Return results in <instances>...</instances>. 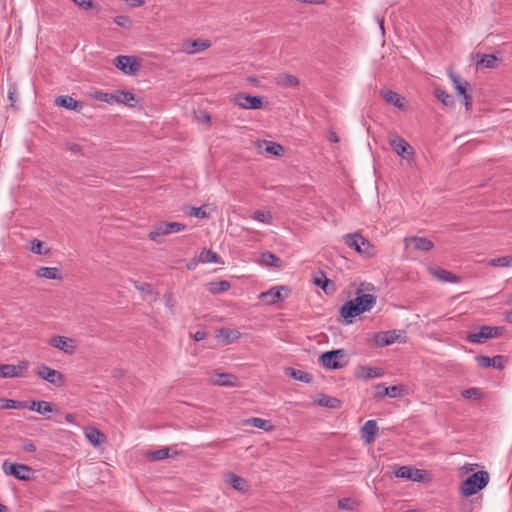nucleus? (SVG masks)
I'll return each instance as SVG.
<instances>
[{
  "instance_id": "obj_1",
  "label": "nucleus",
  "mask_w": 512,
  "mask_h": 512,
  "mask_svg": "<svg viewBox=\"0 0 512 512\" xmlns=\"http://www.w3.org/2000/svg\"><path fill=\"white\" fill-rule=\"evenodd\" d=\"M361 289L357 291V297L346 301L340 309V314L346 324H351L353 319L367 311H370L376 304V296L372 294H360Z\"/></svg>"
},
{
  "instance_id": "obj_2",
  "label": "nucleus",
  "mask_w": 512,
  "mask_h": 512,
  "mask_svg": "<svg viewBox=\"0 0 512 512\" xmlns=\"http://www.w3.org/2000/svg\"><path fill=\"white\" fill-rule=\"evenodd\" d=\"M488 482V472L483 470L475 472L462 482L461 492L464 496H472L485 488Z\"/></svg>"
},
{
  "instance_id": "obj_3",
  "label": "nucleus",
  "mask_w": 512,
  "mask_h": 512,
  "mask_svg": "<svg viewBox=\"0 0 512 512\" xmlns=\"http://www.w3.org/2000/svg\"><path fill=\"white\" fill-rule=\"evenodd\" d=\"M344 349L330 350L322 353L319 357V363L326 369H341L348 363Z\"/></svg>"
},
{
  "instance_id": "obj_4",
  "label": "nucleus",
  "mask_w": 512,
  "mask_h": 512,
  "mask_svg": "<svg viewBox=\"0 0 512 512\" xmlns=\"http://www.w3.org/2000/svg\"><path fill=\"white\" fill-rule=\"evenodd\" d=\"M505 331L502 326H480L478 331L470 332L466 339L470 343L483 344L488 339L501 336Z\"/></svg>"
},
{
  "instance_id": "obj_5",
  "label": "nucleus",
  "mask_w": 512,
  "mask_h": 512,
  "mask_svg": "<svg viewBox=\"0 0 512 512\" xmlns=\"http://www.w3.org/2000/svg\"><path fill=\"white\" fill-rule=\"evenodd\" d=\"M2 469L5 474L14 476L15 478L22 481H29L34 474V470L30 466L25 464L12 463L8 460L3 462Z\"/></svg>"
},
{
  "instance_id": "obj_6",
  "label": "nucleus",
  "mask_w": 512,
  "mask_h": 512,
  "mask_svg": "<svg viewBox=\"0 0 512 512\" xmlns=\"http://www.w3.org/2000/svg\"><path fill=\"white\" fill-rule=\"evenodd\" d=\"M389 144L392 150L403 159H412L415 152L413 147L399 135H390Z\"/></svg>"
},
{
  "instance_id": "obj_7",
  "label": "nucleus",
  "mask_w": 512,
  "mask_h": 512,
  "mask_svg": "<svg viewBox=\"0 0 512 512\" xmlns=\"http://www.w3.org/2000/svg\"><path fill=\"white\" fill-rule=\"evenodd\" d=\"M36 375L56 387H61L65 381V377L60 371L54 370L45 364L37 366Z\"/></svg>"
},
{
  "instance_id": "obj_8",
  "label": "nucleus",
  "mask_w": 512,
  "mask_h": 512,
  "mask_svg": "<svg viewBox=\"0 0 512 512\" xmlns=\"http://www.w3.org/2000/svg\"><path fill=\"white\" fill-rule=\"evenodd\" d=\"M233 102L242 109L256 110L263 107V97L246 95L244 93L236 94Z\"/></svg>"
},
{
  "instance_id": "obj_9",
  "label": "nucleus",
  "mask_w": 512,
  "mask_h": 512,
  "mask_svg": "<svg viewBox=\"0 0 512 512\" xmlns=\"http://www.w3.org/2000/svg\"><path fill=\"white\" fill-rule=\"evenodd\" d=\"M29 366L28 361H19L17 365L0 364V378L23 377Z\"/></svg>"
},
{
  "instance_id": "obj_10",
  "label": "nucleus",
  "mask_w": 512,
  "mask_h": 512,
  "mask_svg": "<svg viewBox=\"0 0 512 512\" xmlns=\"http://www.w3.org/2000/svg\"><path fill=\"white\" fill-rule=\"evenodd\" d=\"M113 64L121 72L128 75H134L139 70V65L136 61V58L133 56L119 55L114 58Z\"/></svg>"
},
{
  "instance_id": "obj_11",
  "label": "nucleus",
  "mask_w": 512,
  "mask_h": 512,
  "mask_svg": "<svg viewBox=\"0 0 512 512\" xmlns=\"http://www.w3.org/2000/svg\"><path fill=\"white\" fill-rule=\"evenodd\" d=\"M345 244L360 254H370L368 251L370 248L369 241L359 233L347 234L345 236Z\"/></svg>"
},
{
  "instance_id": "obj_12",
  "label": "nucleus",
  "mask_w": 512,
  "mask_h": 512,
  "mask_svg": "<svg viewBox=\"0 0 512 512\" xmlns=\"http://www.w3.org/2000/svg\"><path fill=\"white\" fill-rule=\"evenodd\" d=\"M49 345L63 351L66 354L72 355L76 351L75 341L71 338L56 335L50 338Z\"/></svg>"
},
{
  "instance_id": "obj_13",
  "label": "nucleus",
  "mask_w": 512,
  "mask_h": 512,
  "mask_svg": "<svg viewBox=\"0 0 512 512\" xmlns=\"http://www.w3.org/2000/svg\"><path fill=\"white\" fill-rule=\"evenodd\" d=\"M281 290H288V288L286 286H274L268 291L260 293L259 299L267 305H273L283 299Z\"/></svg>"
},
{
  "instance_id": "obj_14",
  "label": "nucleus",
  "mask_w": 512,
  "mask_h": 512,
  "mask_svg": "<svg viewBox=\"0 0 512 512\" xmlns=\"http://www.w3.org/2000/svg\"><path fill=\"white\" fill-rule=\"evenodd\" d=\"M380 93L384 101L388 104L393 105L400 110L406 109V99L399 93L392 90H381Z\"/></svg>"
},
{
  "instance_id": "obj_15",
  "label": "nucleus",
  "mask_w": 512,
  "mask_h": 512,
  "mask_svg": "<svg viewBox=\"0 0 512 512\" xmlns=\"http://www.w3.org/2000/svg\"><path fill=\"white\" fill-rule=\"evenodd\" d=\"M54 102H55V105L58 107H63L68 110H73L75 112H81V110L84 107L83 102L77 101L68 95L58 96V97H56Z\"/></svg>"
},
{
  "instance_id": "obj_16",
  "label": "nucleus",
  "mask_w": 512,
  "mask_h": 512,
  "mask_svg": "<svg viewBox=\"0 0 512 512\" xmlns=\"http://www.w3.org/2000/svg\"><path fill=\"white\" fill-rule=\"evenodd\" d=\"M211 47V41L208 39H196L187 41L183 44V51L187 54H194L196 52L204 51Z\"/></svg>"
},
{
  "instance_id": "obj_17",
  "label": "nucleus",
  "mask_w": 512,
  "mask_h": 512,
  "mask_svg": "<svg viewBox=\"0 0 512 512\" xmlns=\"http://www.w3.org/2000/svg\"><path fill=\"white\" fill-rule=\"evenodd\" d=\"M406 246L413 245L415 250L419 251H430L434 244L431 240L426 237L411 236L405 238Z\"/></svg>"
},
{
  "instance_id": "obj_18",
  "label": "nucleus",
  "mask_w": 512,
  "mask_h": 512,
  "mask_svg": "<svg viewBox=\"0 0 512 512\" xmlns=\"http://www.w3.org/2000/svg\"><path fill=\"white\" fill-rule=\"evenodd\" d=\"M399 337L396 330L381 331L375 335V343L379 347H385L393 344Z\"/></svg>"
},
{
  "instance_id": "obj_19",
  "label": "nucleus",
  "mask_w": 512,
  "mask_h": 512,
  "mask_svg": "<svg viewBox=\"0 0 512 512\" xmlns=\"http://www.w3.org/2000/svg\"><path fill=\"white\" fill-rule=\"evenodd\" d=\"M362 438L367 444L375 441L378 433V426L375 420H368L361 428Z\"/></svg>"
},
{
  "instance_id": "obj_20",
  "label": "nucleus",
  "mask_w": 512,
  "mask_h": 512,
  "mask_svg": "<svg viewBox=\"0 0 512 512\" xmlns=\"http://www.w3.org/2000/svg\"><path fill=\"white\" fill-rule=\"evenodd\" d=\"M226 482L230 484L235 490L246 493L249 490V484L246 479L236 475L235 473H228L226 475Z\"/></svg>"
},
{
  "instance_id": "obj_21",
  "label": "nucleus",
  "mask_w": 512,
  "mask_h": 512,
  "mask_svg": "<svg viewBox=\"0 0 512 512\" xmlns=\"http://www.w3.org/2000/svg\"><path fill=\"white\" fill-rule=\"evenodd\" d=\"M167 226L168 224L165 221L159 222L156 225H154L153 229L148 234V239L156 243H161V237L169 234V229L167 228Z\"/></svg>"
},
{
  "instance_id": "obj_22",
  "label": "nucleus",
  "mask_w": 512,
  "mask_h": 512,
  "mask_svg": "<svg viewBox=\"0 0 512 512\" xmlns=\"http://www.w3.org/2000/svg\"><path fill=\"white\" fill-rule=\"evenodd\" d=\"M319 275L318 276H314L313 277V283L318 286V287H321L322 290L326 293V294H329V293H332L334 292L335 290V285L334 283L329 280L325 273L322 272V271H319L318 273Z\"/></svg>"
},
{
  "instance_id": "obj_23",
  "label": "nucleus",
  "mask_w": 512,
  "mask_h": 512,
  "mask_svg": "<svg viewBox=\"0 0 512 512\" xmlns=\"http://www.w3.org/2000/svg\"><path fill=\"white\" fill-rule=\"evenodd\" d=\"M449 77L458 95L464 96L469 93L470 84L468 81L453 73H450Z\"/></svg>"
},
{
  "instance_id": "obj_24",
  "label": "nucleus",
  "mask_w": 512,
  "mask_h": 512,
  "mask_svg": "<svg viewBox=\"0 0 512 512\" xmlns=\"http://www.w3.org/2000/svg\"><path fill=\"white\" fill-rule=\"evenodd\" d=\"M299 79L288 73H280L276 76V84L284 88H293L299 85Z\"/></svg>"
},
{
  "instance_id": "obj_25",
  "label": "nucleus",
  "mask_w": 512,
  "mask_h": 512,
  "mask_svg": "<svg viewBox=\"0 0 512 512\" xmlns=\"http://www.w3.org/2000/svg\"><path fill=\"white\" fill-rule=\"evenodd\" d=\"M432 274L433 276L441 281V282H450V283H458L460 282V277L453 274L452 272L450 271H447V270H444V269H441V268H436L432 271Z\"/></svg>"
},
{
  "instance_id": "obj_26",
  "label": "nucleus",
  "mask_w": 512,
  "mask_h": 512,
  "mask_svg": "<svg viewBox=\"0 0 512 512\" xmlns=\"http://www.w3.org/2000/svg\"><path fill=\"white\" fill-rule=\"evenodd\" d=\"M237 377L230 373H218L213 379V383L219 386L233 387L236 385Z\"/></svg>"
},
{
  "instance_id": "obj_27",
  "label": "nucleus",
  "mask_w": 512,
  "mask_h": 512,
  "mask_svg": "<svg viewBox=\"0 0 512 512\" xmlns=\"http://www.w3.org/2000/svg\"><path fill=\"white\" fill-rule=\"evenodd\" d=\"M285 374L295 380L304 382V383H310L313 380V376L305 371L294 369V368H286Z\"/></svg>"
},
{
  "instance_id": "obj_28",
  "label": "nucleus",
  "mask_w": 512,
  "mask_h": 512,
  "mask_svg": "<svg viewBox=\"0 0 512 512\" xmlns=\"http://www.w3.org/2000/svg\"><path fill=\"white\" fill-rule=\"evenodd\" d=\"M36 275L41 278L51 279V280H61L62 276L60 275V271L56 267H40L36 271Z\"/></svg>"
},
{
  "instance_id": "obj_29",
  "label": "nucleus",
  "mask_w": 512,
  "mask_h": 512,
  "mask_svg": "<svg viewBox=\"0 0 512 512\" xmlns=\"http://www.w3.org/2000/svg\"><path fill=\"white\" fill-rule=\"evenodd\" d=\"M384 375V371L377 367L360 366L358 377L364 379L378 378Z\"/></svg>"
},
{
  "instance_id": "obj_30",
  "label": "nucleus",
  "mask_w": 512,
  "mask_h": 512,
  "mask_svg": "<svg viewBox=\"0 0 512 512\" xmlns=\"http://www.w3.org/2000/svg\"><path fill=\"white\" fill-rule=\"evenodd\" d=\"M85 435L87 439L90 441V443H92L94 446H100L106 440L105 435L101 431L93 427L87 429Z\"/></svg>"
},
{
  "instance_id": "obj_31",
  "label": "nucleus",
  "mask_w": 512,
  "mask_h": 512,
  "mask_svg": "<svg viewBox=\"0 0 512 512\" xmlns=\"http://www.w3.org/2000/svg\"><path fill=\"white\" fill-rule=\"evenodd\" d=\"M117 103L134 107L137 103L136 97L133 93L123 90H117Z\"/></svg>"
},
{
  "instance_id": "obj_32",
  "label": "nucleus",
  "mask_w": 512,
  "mask_h": 512,
  "mask_svg": "<svg viewBox=\"0 0 512 512\" xmlns=\"http://www.w3.org/2000/svg\"><path fill=\"white\" fill-rule=\"evenodd\" d=\"M29 409L31 411H35L39 414H46L53 412V406L48 401H32L31 405L29 406Z\"/></svg>"
},
{
  "instance_id": "obj_33",
  "label": "nucleus",
  "mask_w": 512,
  "mask_h": 512,
  "mask_svg": "<svg viewBox=\"0 0 512 512\" xmlns=\"http://www.w3.org/2000/svg\"><path fill=\"white\" fill-rule=\"evenodd\" d=\"M198 261L201 263H220V258L216 252L204 248L198 255Z\"/></svg>"
},
{
  "instance_id": "obj_34",
  "label": "nucleus",
  "mask_w": 512,
  "mask_h": 512,
  "mask_svg": "<svg viewBox=\"0 0 512 512\" xmlns=\"http://www.w3.org/2000/svg\"><path fill=\"white\" fill-rule=\"evenodd\" d=\"M499 58L494 54H483L477 65L483 68L494 69L497 67Z\"/></svg>"
},
{
  "instance_id": "obj_35",
  "label": "nucleus",
  "mask_w": 512,
  "mask_h": 512,
  "mask_svg": "<svg viewBox=\"0 0 512 512\" xmlns=\"http://www.w3.org/2000/svg\"><path fill=\"white\" fill-rule=\"evenodd\" d=\"M230 283L226 280L214 281L208 283V291L212 294H220L230 288Z\"/></svg>"
},
{
  "instance_id": "obj_36",
  "label": "nucleus",
  "mask_w": 512,
  "mask_h": 512,
  "mask_svg": "<svg viewBox=\"0 0 512 512\" xmlns=\"http://www.w3.org/2000/svg\"><path fill=\"white\" fill-rule=\"evenodd\" d=\"M246 423L267 432L274 429V426L270 423V421L258 417L249 418Z\"/></svg>"
},
{
  "instance_id": "obj_37",
  "label": "nucleus",
  "mask_w": 512,
  "mask_h": 512,
  "mask_svg": "<svg viewBox=\"0 0 512 512\" xmlns=\"http://www.w3.org/2000/svg\"><path fill=\"white\" fill-rule=\"evenodd\" d=\"M434 96L447 107H453L455 104L453 96L441 88H435Z\"/></svg>"
},
{
  "instance_id": "obj_38",
  "label": "nucleus",
  "mask_w": 512,
  "mask_h": 512,
  "mask_svg": "<svg viewBox=\"0 0 512 512\" xmlns=\"http://www.w3.org/2000/svg\"><path fill=\"white\" fill-rule=\"evenodd\" d=\"M317 403L319 406L330 409H339L341 407V401L339 399L327 395H322Z\"/></svg>"
},
{
  "instance_id": "obj_39",
  "label": "nucleus",
  "mask_w": 512,
  "mask_h": 512,
  "mask_svg": "<svg viewBox=\"0 0 512 512\" xmlns=\"http://www.w3.org/2000/svg\"><path fill=\"white\" fill-rule=\"evenodd\" d=\"M219 335L223 338L226 343H231L238 340L241 337V333L238 330L229 328H221Z\"/></svg>"
},
{
  "instance_id": "obj_40",
  "label": "nucleus",
  "mask_w": 512,
  "mask_h": 512,
  "mask_svg": "<svg viewBox=\"0 0 512 512\" xmlns=\"http://www.w3.org/2000/svg\"><path fill=\"white\" fill-rule=\"evenodd\" d=\"M94 98L96 100L106 102L108 104L117 103V90L113 93H107L103 91H96L94 94Z\"/></svg>"
},
{
  "instance_id": "obj_41",
  "label": "nucleus",
  "mask_w": 512,
  "mask_h": 512,
  "mask_svg": "<svg viewBox=\"0 0 512 512\" xmlns=\"http://www.w3.org/2000/svg\"><path fill=\"white\" fill-rule=\"evenodd\" d=\"M262 262L267 266H281V259L271 252H265L262 254Z\"/></svg>"
},
{
  "instance_id": "obj_42",
  "label": "nucleus",
  "mask_w": 512,
  "mask_h": 512,
  "mask_svg": "<svg viewBox=\"0 0 512 512\" xmlns=\"http://www.w3.org/2000/svg\"><path fill=\"white\" fill-rule=\"evenodd\" d=\"M461 396L465 399H476L479 400L483 397V392L477 387H471L461 391Z\"/></svg>"
},
{
  "instance_id": "obj_43",
  "label": "nucleus",
  "mask_w": 512,
  "mask_h": 512,
  "mask_svg": "<svg viewBox=\"0 0 512 512\" xmlns=\"http://www.w3.org/2000/svg\"><path fill=\"white\" fill-rule=\"evenodd\" d=\"M169 448L164 447L148 453V458L153 461H159L169 458Z\"/></svg>"
},
{
  "instance_id": "obj_44",
  "label": "nucleus",
  "mask_w": 512,
  "mask_h": 512,
  "mask_svg": "<svg viewBox=\"0 0 512 512\" xmlns=\"http://www.w3.org/2000/svg\"><path fill=\"white\" fill-rule=\"evenodd\" d=\"M489 265L493 267H511L512 266V256H503L494 258L489 261Z\"/></svg>"
},
{
  "instance_id": "obj_45",
  "label": "nucleus",
  "mask_w": 512,
  "mask_h": 512,
  "mask_svg": "<svg viewBox=\"0 0 512 512\" xmlns=\"http://www.w3.org/2000/svg\"><path fill=\"white\" fill-rule=\"evenodd\" d=\"M265 151L274 156H281L284 152L282 145L275 142H266Z\"/></svg>"
},
{
  "instance_id": "obj_46",
  "label": "nucleus",
  "mask_w": 512,
  "mask_h": 512,
  "mask_svg": "<svg viewBox=\"0 0 512 512\" xmlns=\"http://www.w3.org/2000/svg\"><path fill=\"white\" fill-rule=\"evenodd\" d=\"M253 219L261 222V223H265V224H269L270 221H271V213L268 212V211H263V210H256L254 213H253Z\"/></svg>"
},
{
  "instance_id": "obj_47",
  "label": "nucleus",
  "mask_w": 512,
  "mask_h": 512,
  "mask_svg": "<svg viewBox=\"0 0 512 512\" xmlns=\"http://www.w3.org/2000/svg\"><path fill=\"white\" fill-rule=\"evenodd\" d=\"M357 502L351 498H341L338 500V508L343 510H354Z\"/></svg>"
},
{
  "instance_id": "obj_48",
  "label": "nucleus",
  "mask_w": 512,
  "mask_h": 512,
  "mask_svg": "<svg viewBox=\"0 0 512 512\" xmlns=\"http://www.w3.org/2000/svg\"><path fill=\"white\" fill-rule=\"evenodd\" d=\"M412 468L409 466H399L394 470V475L397 478H404L410 480Z\"/></svg>"
},
{
  "instance_id": "obj_49",
  "label": "nucleus",
  "mask_w": 512,
  "mask_h": 512,
  "mask_svg": "<svg viewBox=\"0 0 512 512\" xmlns=\"http://www.w3.org/2000/svg\"><path fill=\"white\" fill-rule=\"evenodd\" d=\"M113 20H114V23H116L118 26H120L122 28L129 29L132 26V21H131L130 17L125 16V15L116 16Z\"/></svg>"
},
{
  "instance_id": "obj_50",
  "label": "nucleus",
  "mask_w": 512,
  "mask_h": 512,
  "mask_svg": "<svg viewBox=\"0 0 512 512\" xmlns=\"http://www.w3.org/2000/svg\"><path fill=\"white\" fill-rule=\"evenodd\" d=\"M507 364V358L503 355L493 357L492 367L498 370H503Z\"/></svg>"
},
{
  "instance_id": "obj_51",
  "label": "nucleus",
  "mask_w": 512,
  "mask_h": 512,
  "mask_svg": "<svg viewBox=\"0 0 512 512\" xmlns=\"http://www.w3.org/2000/svg\"><path fill=\"white\" fill-rule=\"evenodd\" d=\"M8 100L11 106H14L18 100V88L16 84H10L8 87Z\"/></svg>"
},
{
  "instance_id": "obj_52",
  "label": "nucleus",
  "mask_w": 512,
  "mask_h": 512,
  "mask_svg": "<svg viewBox=\"0 0 512 512\" xmlns=\"http://www.w3.org/2000/svg\"><path fill=\"white\" fill-rule=\"evenodd\" d=\"M477 364L482 368L492 367L493 357L478 355L475 357Z\"/></svg>"
},
{
  "instance_id": "obj_53",
  "label": "nucleus",
  "mask_w": 512,
  "mask_h": 512,
  "mask_svg": "<svg viewBox=\"0 0 512 512\" xmlns=\"http://www.w3.org/2000/svg\"><path fill=\"white\" fill-rule=\"evenodd\" d=\"M76 6L83 10L93 9L95 4L92 0H71Z\"/></svg>"
},
{
  "instance_id": "obj_54",
  "label": "nucleus",
  "mask_w": 512,
  "mask_h": 512,
  "mask_svg": "<svg viewBox=\"0 0 512 512\" xmlns=\"http://www.w3.org/2000/svg\"><path fill=\"white\" fill-rule=\"evenodd\" d=\"M31 251L38 255H42L47 252V251H43V242L40 240H37V239L32 240Z\"/></svg>"
},
{
  "instance_id": "obj_55",
  "label": "nucleus",
  "mask_w": 512,
  "mask_h": 512,
  "mask_svg": "<svg viewBox=\"0 0 512 512\" xmlns=\"http://www.w3.org/2000/svg\"><path fill=\"white\" fill-rule=\"evenodd\" d=\"M190 215L197 218H208L210 216L202 207H192Z\"/></svg>"
},
{
  "instance_id": "obj_56",
  "label": "nucleus",
  "mask_w": 512,
  "mask_h": 512,
  "mask_svg": "<svg viewBox=\"0 0 512 512\" xmlns=\"http://www.w3.org/2000/svg\"><path fill=\"white\" fill-rule=\"evenodd\" d=\"M167 224H168L167 228L169 229V234L183 231L186 228V226L184 224L179 223V222H167Z\"/></svg>"
},
{
  "instance_id": "obj_57",
  "label": "nucleus",
  "mask_w": 512,
  "mask_h": 512,
  "mask_svg": "<svg viewBox=\"0 0 512 512\" xmlns=\"http://www.w3.org/2000/svg\"><path fill=\"white\" fill-rule=\"evenodd\" d=\"M411 472L412 473H411L410 480L415 481V482H420L424 479V473H425L424 470L412 468Z\"/></svg>"
},
{
  "instance_id": "obj_58",
  "label": "nucleus",
  "mask_w": 512,
  "mask_h": 512,
  "mask_svg": "<svg viewBox=\"0 0 512 512\" xmlns=\"http://www.w3.org/2000/svg\"><path fill=\"white\" fill-rule=\"evenodd\" d=\"M134 287L140 291V292H143V293H148L150 294L151 293V286L150 284L146 283V282H139V281H135L134 282Z\"/></svg>"
},
{
  "instance_id": "obj_59",
  "label": "nucleus",
  "mask_w": 512,
  "mask_h": 512,
  "mask_svg": "<svg viewBox=\"0 0 512 512\" xmlns=\"http://www.w3.org/2000/svg\"><path fill=\"white\" fill-rule=\"evenodd\" d=\"M388 389L384 384H377L375 386V396L379 398H383L387 396Z\"/></svg>"
},
{
  "instance_id": "obj_60",
  "label": "nucleus",
  "mask_w": 512,
  "mask_h": 512,
  "mask_svg": "<svg viewBox=\"0 0 512 512\" xmlns=\"http://www.w3.org/2000/svg\"><path fill=\"white\" fill-rule=\"evenodd\" d=\"M22 449L25 451V452H35L36 451V446L33 444V442L29 439H24L22 441Z\"/></svg>"
},
{
  "instance_id": "obj_61",
  "label": "nucleus",
  "mask_w": 512,
  "mask_h": 512,
  "mask_svg": "<svg viewBox=\"0 0 512 512\" xmlns=\"http://www.w3.org/2000/svg\"><path fill=\"white\" fill-rule=\"evenodd\" d=\"M388 389V393H387V396H390V397H399L401 395V392H402V388L400 386H390V387H387Z\"/></svg>"
},
{
  "instance_id": "obj_62",
  "label": "nucleus",
  "mask_w": 512,
  "mask_h": 512,
  "mask_svg": "<svg viewBox=\"0 0 512 512\" xmlns=\"http://www.w3.org/2000/svg\"><path fill=\"white\" fill-rule=\"evenodd\" d=\"M21 406H22V403H20L18 401L5 399V404L3 405V408L4 409H17V408H20Z\"/></svg>"
},
{
  "instance_id": "obj_63",
  "label": "nucleus",
  "mask_w": 512,
  "mask_h": 512,
  "mask_svg": "<svg viewBox=\"0 0 512 512\" xmlns=\"http://www.w3.org/2000/svg\"><path fill=\"white\" fill-rule=\"evenodd\" d=\"M128 6L136 8L142 6L145 1L144 0H123Z\"/></svg>"
},
{
  "instance_id": "obj_64",
  "label": "nucleus",
  "mask_w": 512,
  "mask_h": 512,
  "mask_svg": "<svg viewBox=\"0 0 512 512\" xmlns=\"http://www.w3.org/2000/svg\"><path fill=\"white\" fill-rule=\"evenodd\" d=\"M464 97V104L467 111L471 110L472 108V96L470 93L463 96Z\"/></svg>"
}]
</instances>
